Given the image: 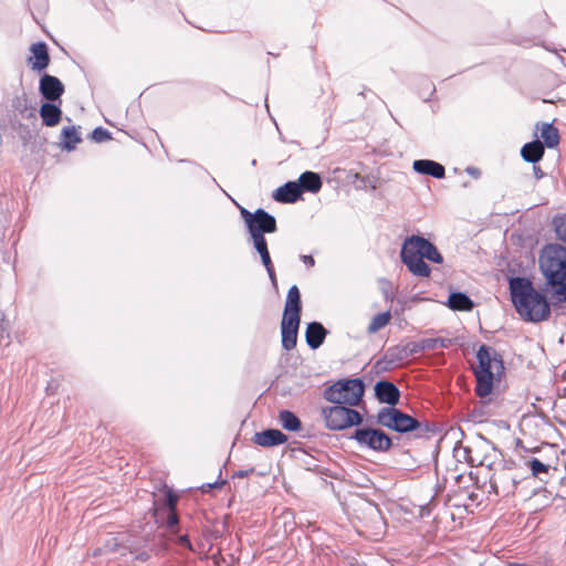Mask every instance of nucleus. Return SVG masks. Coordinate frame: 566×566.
Instances as JSON below:
<instances>
[{
  "instance_id": "obj_1",
  "label": "nucleus",
  "mask_w": 566,
  "mask_h": 566,
  "mask_svg": "<svg viewBox=\"0 0 566 566\" xmlns=\"http://www.w3.org/2000/svg\"><path fill=\"white\" fill-rule=\"evenodd\" d=\"M509 285L512 303L521 318L531 323L548 319L551 304L546 295L538 292L530 279L511 277Z\"/></svg>"
},
{
  "instance_id": "obj_2",
  "label": "nucleus",
  "mask_w": 566,
  "mask_h": 566,
  "mask_svg": "<svg viewBox=\"0 0 566 566\" xmlns=\"http://www.w3.org/2000/svg\"><path fill=\"white\" fill-rule=\"evenodd\" d=\"M538 262L545 277L544 292L553 304L566 302V248L556 243L546 244Z\"/></svg>"
},
{
  "instance_id": "obj_3",
  "label": "nucleus",
  "mask_w": 566,
  "mask_h": 566,
  "mask_svg": "<svg viewBox=\"0 0 566 566\" xmlns=\"http://www.w3.org/2000/svg\"><path fill=\"white\" fill-rule=\"evenodd\" d=\"M400 259L408 271L419 277H429L431 274V269L424 259L438 264L443 262V256L437 247L428 239L417 234L409 235L403 240Z\"/></svg>"
},
{
  "instance_id": "obj_4",
  "label": "nucleus",
  "mask_w": 566,
  "mask_h": 566,
  "mask_svg": "<svg viewBox=\"0 0 566 566\" xmlns=\"http://www.w3.org/2000/svg\"><path fill=\"white\" fill-rule=\"evenodd\" d=\"M376 421L378 424L399 433L413 432L416 438L429 439L438 433L436 424L429 421H419L395 407L381 408L376 416Z\"/></svg>"
},
{
  "instance_id": "obj_5",
  "label": "nucleus",
  "mask_w": 566,
  "mask_h": 566,
  "mask_svg": "<svg viewBox=\"0 0 566 566\" xmlns=\"http://www.w3.org/2000/svg\"><path fill=\"white\" fill-rule=\"evenodd\" d=\"M476 357L479 366L474 371L476 378L475 394L483 398L491 394L494 371L499 373L503 369V361L495 352L491 353V348L486 345L480 346Z\"/></svg>"
},
{
  "instance_id": "obj_6",
  "label": "nucleus",
  "mask_w": 566,
  "mask_h": 566,
  "mask_svg": "<svg viewBox=\"0 0 566 566\" xmlns=\"http://www.w3.org/2000/svg\"><path fill=\"white\" fill-rule=\"evenodd\" d=\"M364 392L365 385L361 379H343L327 387L323 397L332 403L355 407L361 401Z\"/></svg>"
},
{
  "instance_id": "obj_7",
  "label": "nucleus",
  "mask_w": 566,
  "mask_h": 566,
  "mask_svg": "<svg viewBox=\"0 0 566 566\" xmlns=\"http://www.w3.org/2000/svg\"><path fill=\"white\" fill-rule=\"evenodd\" d=\"M322 416L325 427L333 431H340L363 422V417L357 410L337 403L322 408Z\"/></svg>"
},
{
  "instance_id": "obj_8",
  "label": "nucleus",
  "mask_w": 566,
  "mask_h": 566,
  "mask_svg": "<svg viewBox=\"0 0 566 566\" xmlns=\"http://www.w3.org/2000/svg\"><path fill=\"white\" fill-rule=\"evenodd\" d=\"M360 447L376 452H387L392 447L391 438L380 429L359 428L352 436Z\"/></svg>"
},
{
  "instance_id": "obj_9",
  "label": "nucleus",
  "mask_w": 566,
  "mask_h": 566,
  "mask_svg": "<svg viewBox=\"0 0 566 566\" xmlns=\"http://www.w3.org/2000/svg\"><path fill=\"white\" fill-rule=\"evenodd\" d=\"M276 230L275 218L262 208L255 210V217L248 226L252 240L262 239L265 233H274Z\"/></svg>"
},
{
  "instance_id": "obj_10",
  "label": "nucleus",
  "mask_w": 566,
  "mask_h": 566,
  "mask_svg": "<svg viewBox=\"0 0 566 566\" xmlns=\"http://www.w3.org/2000/svg\"><path fill=\"white\" fill-rule=\"evenodd\" d=\"M407 358L403 345H395L387 348L384 356L376 361L375 368L380 371H387L401 365Z\"/></svg>"
},
{
  "instance_id": "obj_11",
  "label": "nucleus",
  "mask_w": 566,
  "mask_h": 566,
  "mask_svg": "<svg viewBox=\"0 0 566 566\" xmlns=\"http://www.w3.org/2000/svg\"><path fill=\"white\" fill-rule=\"evenodd\" d=\"M301 318L282 317L281 322V335H282V347L285 350H292L295 348L297 343V332L300 327Z\"/></svg>"
},
{
  "instance_id": "obj_12",
  "label": "nucleus",
  "mask_w": 566,
  "mask_h": 566,
  "mask_svg": "<svg viewBox=\"0 0 566 566\" xmlns=\"http://www.w3.org/2000/svg\"><path fill=\"white\" fill-rule=\"evenodd\" d=\"M39 90L46 101L54 102L64 93V85L57 77L44 74L40 80Z\"/></svg>"
},
{
  "instance_id": "obj_13",
  "label": "nucleus",
  "mask_w": 566,
  "mask_h": 566,
  "mask_svg": "<svg viewBox=\"0 0 566 566\" xmlns=\"http://www.w3.org/2000/svg\"><path fill=\"white\" fill-rule=\"evenodd\" d=\"M375 394L380 402L387 403L389 407H395L400 398V391L397 386L387 380H381L376 384Z\"/></svg>"
},
{
  "instance_id": "obj_14",
  "label": "nucleus",
  "mask_w": 566,
  "mask_h": 566,
  "mask_svg": "<svg viewBox=\"0 0 566 566\" xmlns=\"http://www.w3.org/2000/svg\"><path fill=\"white\" fill-rule=\"evenodd\" d=\"M287 441V436L277 429H266L253 436V442L260 447H275Z\"/></svg>"
},
{
  "instance_id": "obj_15",
  "label": "nucleus",
  "mask_w": 566,
  "mask_h": 566,
  "mask_svg": "<svg viewBox=\"0 0 566 566\" xmlns=\"http://www.w3.org/2000/svg\"><path fill=\"white\" fill-rule=\"evenodd\" d=\"M302 196V188L296 181H287L283 186L276 189L273 198L277 202L293 203L297 201Z\"/></svg>"
},
{
  "instance_id": "obj_16",
  "label": "nucleus",
  "mask_w": 566,
  "mask_h": 566,
  "mask_svg": "<svg viewBox=\"0 0 566 566\" xmlns=\"http://www.w3.org/2000/svg\"><path fill=\"white\" fill-rule=\"evenodd\" d=\"M301 293L296 285H292L286 295V302L282 317L301 318Z\"/></svg>"
},
{
  "instance_id": "obj_17",
  "label": "nucleus",
  "mask_w": 566,
  "mask_h": 566,
  "mask_svg": "<svg viewBox=\"0 0 566 566\" xmlns=\"http://www.w3.org/2000/svg\"><path fill=\"white\" fill-rule=\"evenodd\" d=\"M328 331L318 322H311L306 326L305 339L312 349H317L325 340Z\"/></svg>"
},
{
  "instance_id": "obj_18",
  "label": "nucleus",
  "mask_w": 566,
  "mask_h": 566,
  "mask_svg": "<svg viewBox=\"0 0 566 566\" xmlns=\"http://www.w3.org/2000/svg\"><path fill=\"white\" fill-rule=\"evenodd\" d=\"M412 168L418 174L428 175L437 179H441L446 175L444 167L441 164L430 159L415 160Z\"/></svg>"
},
{
  "instance_id": "obj_19",
  "label": "nucleus",
  "mask_w": 566,
  "mask_h": 566,
  "mask_svg": "<svg viewBox=\"0 0 566 566\" xmlns=\"http://www.w3.org/2000/svg\"><path fill=\"white\" fill-rule=\"evenodd\" d=\"M495 462L486 464L490 470H493V473L490 476V482H492L493 486H501L502 491L505 493L513 492L516 488V481L505 472V470H497L493 468Z\"/></svg>"
},
{
  "instance_id": "obj_20",
  "label": "nucleus",
  "mask_w": 566,
  "mask_h": 566,
  "mask_svg": "<svg viewBox=\"0 0 566 566\" xmlns=\"http://www.w3.org/2000/svg\"><path fill=\"white\" fill-rule=\"evenodd\" d=\"M30 51L33 54V56L29 59V61L32 62V70L42 71L46 69L50 63L46 44L44 42L33 43Z\"/></svg>"
},
{
  "instance_id": "obj_21",
  "label": "nucleus",
  "mask_w": 566,
  "mask_h": 566,
  "mask_svg": "<svg viewBox=\"0 0 566 566\" xmlns=\"http://www.w3.org/2000/svg\"><path fill=\"white\" fill-rule=\"evenodd\" d=\"M39 113H40L42 123L48 127L56 126L60 123L61 117H62V111H61L60 106H57L51 102H46V103L42 104Z\"/></svg>"
},
{
  "instance_id": "obj_22",
  "label": "nucleus",
  "mask_w": 566,
  "mask_h": 566,
  "mask_svg": "<svg viewBox=\"0 0 566 566\" xmlns=\"http://www.w3.org/2000/svg\"><path fill=\"white\" fill-rule=\"evenodd\" d=\"M545 153L544 145L541 140L535 139L526 143L521 149V156L526 163L536 164L538 163Z\"/></svg>"
},
{
  "instance_id": "obj_23",
  "label": "nucleus",
  "mask_w": 566,
  "mask_h": 566,
  "mask_svg": "<svg viewBox=\"0 0 566 566\" xmlns=\"http://www.w3.org/2000/svg\"><path fill=\"white\" fill-rule=\"evenodd\" d=\"M297 184L301 186L302 192L308 191L312 193L318 192L323 185L321 176L313 171L303 172L300 176Z\"/></svg>"
},
{
  "instance_id": "obj_24",
  "label": "nucleus",
  "mask_w": 566,
  "mask_h": 566,
  "mask_svg": "<svg viewBox=\"0 0 566 566\" xmlns=\"http://www.w3.org/2000/svg\"><path fill=\"white\" fill-rule=\"evenodd\" d=\"M82 142L80 133L75 126L63 127L61 132V147L64 150L72 151L76 145Z\"/></svg>"
},
{
  "instance_id": "obj_25",
  "label": "nucleus",
  "mask_w": 566,
  "mask_h": 566,
  "mask_svg": "<svg viewBox=\"0 0 566 566\" xmlns=\"http://www.w3.org/2000/svg\"><path fill=\"white\" fill-rule=\"evenodd\" d=\"M448 306L453 311L469 312L473 308V301L462 292H453L449 295Z\"/></svg>"
},
{
  "instance_id": "obj_26",
  "label": "nucleus",
  "mask_w": 566,
  "mask_h": 566,
  "mask_svg": "<svg viewBox=\"0 0 566 566\" xmlns=\"http://www.w3.org/2000/svg\"><path fill=\"white\" fill-rule=\"evenodd\" d=\"M541 138L543 139L542 144L544 147L554 148L559 144V133L558 129L549 123H542L541 125Z\"/></svg>"
},
{
  "instance_id": "obj_27",
  "label": "nucleus",
  "mask_w": 566,
  "mask_h": 566,
  "mask_svg": "<svg viewBox=\"0 0 566 566\" xmlns=\"http://www.w3.org/2000/svg\"><path fill=\"white\" fill-rule=\"evenodd\" d=\"M279 420L282 427L287 431H298L302 428L301 420L289 410H282L279 413Z\"/></svg>"
},
{
  "instance_id": "obj_28",
  "label": "nucleus",
  "mask_w": 566,
  "mask_h": 566,
  "mask_svg": "<svg viewBox=\"0 0 566 566\" xmlns=\"http://www.w3.org/2000/svg\"><path fill=\"white\" fill-rule=\"evenodd\" d=\"M391 319V313L390 311H386V312H381V313H378L376 314L368 327H367V333L368 334H375L377 333L378 331H380L381 328H384L385 326H387L389 324Z\"/></svg>"
},
{
  "instance_id": "obj_29",
  "label": "nucleus",
  "mask_w": 566,
  "mask_h": 566,
  "mask_svg": "<svg viewBox=\"0 0 566 566\" xmlns=\"http://www.w3.org/2000/svg\"><path fill=\"white\" fill-rule=\"evenodd\" d=\"M253 245H254V249L259 252L263 265L264 266L271 265L272 260H271V255H270V252L268 249V243H266L265 238L253 239Z\"/></svg>"
},
{
  "instance_id": "obj_30",
  "label": "nucleus",
  "mask_w": 566,
  "mask_h": 566,
  "mask_svg": "<svg viewBox=\"0 0 566 566\" xmlns=\"http://www.w3.org/2000/svg\"><path fill=\"white\" fill-rule=\"evenodd\" d=\"M553 226L557 239L566 243V214L555 217Z\"/></svg>"
},
{
  "instance_id": "obj_31",
  "label": "nucleus",
  "mask_w": 566,
  "mask_h": 566,
  "mask_svg": "<svg viewBox=\"0 0 566 566\" xmlns=\"http://www.w3.org/2000/svg\"><path fill=\"white\" fill-rule=\"evenodd\" d=\"M528 467L532 471L533 476H538L541 473H546L548 471V467L542 463L538 459L533 458L528 462Z\"/></svg>"
},
{
  "instance_id": "obj_32",
  "label": "nucleus",
  "mask_w": 566,
  "mask_h": 566,
  "mask_svg": "<svg viewBox=\"0 0 566 566\" xmlns=\"http://www.w3.org/2000/svg\"><path fill=\"white\" fill-rule=\"evenodd\" d=\"M111 133L103 128V127H96L93 132H92V139L96 143H103V142H106L108 139H111Z\"/></svg>"
},
{
  "instance_id": "obj_33",
  "label": "nucleus",
  "mask_w": 566,
  "mask_h": 566,
  "mask_svg": "<svg viewBox=\"0 0 566 566\" xmlns=\"http://www.w3.org/2000/svg\"><path fill=\"white\" fill-rule=\"evenodd\" d=\"M403 348L406 349L408 358L410 356H413V355L422 352L420 340L419 342H409L403 345Z\"/></svg>"
},
{
  "instance_id": "obj_34",
  "label": "nucleus",
  "mask_w": 566,
  "mask_h": 566,
  "mask_svg": "<svg viewBox=\"0 0 566 566\" xmlns=\"http://www.w3.org/2000/svg\"><path fill=\"white\" fill-rule=\"evenodd\" d=\"M438 342L437 338H423L420 340V345L422 348V352L424 350H432L438 348Z\"/></svg>"
},
{
  "instance_id": "obj_35",
  "label": "nucleus",
  "mask_w": 566,
  "mask_h": 566,
  "mask_svg": "<svg viewBox=\"0 0 566 566\" xmlns=\"http://www.w3.org/2000/svg\"><path fill=\"white\" fill-rule=\"evenodd\" d=\"M178 516L176 514L175 511H170L168 516H167V528L172 532V533H176L175 528L177 527L178 525Z\"/></svg>"
},
{
  "instance_id": "obj_36",
  "label": "nucleus",
  "mask_w": 566,
  "mask_h": 566,
  "mask_svg": "<svg viewBox=\"0 0 566 566\" xmlns=\"http://www.w3.org/2000/svg\"><path fill=\"white\" fill-rule=\"evenodd\" d=\"M119 548V543L116 537L111 536L105 541L104 549L106 552H116Z\"/></svg>"
},
{
  "instance_id": "obj_37",
  "label": "nucleus",
  "mask_w": 566,
  "mask_h": 566,
  "mask_svg": "<svg viewBox=\"0 0 566 566\" xmlns=\"http://www.w3.org/2000/svg\"><path fill=\"white\" fill-rule=\"evenodd\" d=\"M494 465H496L494 469L505 470V472H510L515 468V462L501 460L499 463H495Z\"/></svg>"
},
{
  "instance_id": "obj_38",
  "label": "nucleus",
  "mask_w": 566,
  "mask_h": 566,
  "mask_svg": "<svg viewBox=\"0 0 566 566\" xmlns=\"http://www.w3.org/2000/svg\"><path fill=\"white\" fill-rule=\"evenodd\" d=\"M264 268H265V270H266V272L269 274V277L271 280L272 285L274 287H276L277 286V281H276V274H275V270H274L273 263L271 265H266Z\"/></svg>"
},
{
  "instance_id": "obj_39",
  "label": "nucleus",
  "mask_w": 566,
  "mask_h": 566,
  "mask_svg": "<svg viewBox=\"0 0 566 566\" xmlns=\"http://www.w3.org/2000/svg\"><path fill=\"white\" fill-rule=\"evenodd\" d=\"M240 213H241L247 227L249 226V222H251L252 219L255 217V211L252 213L249 210H247L245 208H240Z\"/></svg>"
},
{
  "instance_id": "obj_40",
  "label": "nucleus",
  "mask_w": 566,
  "mask_h": 566,
  "mask_svg": "<svg viewBox=\"0 0 566 566\" xmlns=\"http://www.w3.org/2000/svg\"><path fill=\"white\" fill-rule=\"evenodd\" d=\"M178 496L174 495L171 492H169L166 496V503L170 511H175V506L177 503Z\"/></svg>"
},
{
  "instance_id": "obj_41",
  "label": "nucleus",
  "mask_w": 566,
  "mask_h": 566,
  "mask_svg": "<svg viewBox=\"0 0 566 566\" xmlns=\"http://www.w3.org/2000/svg\"><path fill=\"white\" fill-rule=\"evenodd\" d=\"M178 544L187 547L189 551H192V552L195 551L193 547H192V544L190 543V539H189L188 535H186V534L179 536Z\"/></svg>"
},
{
  "instance_id": "obj_42",
  "label": "nucleus",
  "mask_w": 566,
  "mask_h": 566,
  "mask_svg": "<svg viewBox=\"0 0 566 566\" xmlns=\"http://www.w3.org/2000/svg\"><path fill=\"white\" fill-rule=\"evenodd\" d=\"M224 484H226V481H223V480L222 481H216L214 483H208V484L202 485L201 490L203 492H207V491H209V490H211L213 488H221Z\"/></svg>"
},
{
  "instance_id": "obj_43",
  "label": "nucleus",
  "mask_w": 566,
  "mask_h": 566,
  "mask_svg": "<svg viewBox=\"0 0 566 566\" xmlns=\"http://www.w3.org/2000/svg\"><path fill=\"white\" fill-rule=\"evenodd\" d=\"M254 471L253 468L249 469V470H240V471H237L234 474H233V478H239V479H242V478H245L248 476L250 473H252Z\"/></svg>"
},
{
  "instance_id": "obj_44",
  "label": "nucleus",
  "mask_w": 566,
  "mask_h": 566,
  "mask_svg": "<svg viewBox=\"0 0 566 566\" xmlns=\"http://www.w3.org/2000/svg\"><path fill=\"white\" fill-rule=\"evenodd\" d=\"M301 260L307 266H314V264H315V261L312 255H301Z\"/></svg>"
},
{
  "instance_id": "obj_45",
  "label": "nucleus",
  "mask_w": 566,
  "mask_h": 566,
  "mask_svg": "<svg viewBox=\"0 0 566 566\" xmlns=\"http://www.w3.org/2000/svg\"><path fill=\"white\" fill-rule=\"evenodd\" d=\"M533 171H534V176L536 179H542L544 177V172L543 170L541 169L539 166H536L535 164H533Z\"/></svg>"
},
{
  "instance_id": "obj_46",
  "label": "nucleus",
  "mask_w": 566,
  "mask_h": 566,
  "mask_svg": "<svg viewBox=\"0 0 566 566\" xmlns=\"http://www.w3.org/2000/svg\"><path fill=\"white\" fill-rule=\"evenodd\" d=\"M136 558H137L138 560H143V562H145V560H147V559L149 558V553H148V552H145V551H144V552H140V553L136 556Z\"/></svg>"
},
{
  "instance_id": "obj_47",
  "label": "nucleus",
  "mask_w": 566,
  "mask_h": 566,
  "mask_svg": "<svg viewBox=\"0 0 566 566\" xmlns=\"http://www.w3.org/2000/svg\"><path fill=\"white\" fill-rule=\"evenodd\" d=\"M467 172L473 177H479L480 172L476 168H473V167H469L467 169Z\"/></svg>"
},
{
  "instance_id": "obj_48",
  "label": "nucleus",
  "mask_w": 566,
  "mask_h": 566,
  "mask_svg": "<svg viewBox=\"0 0 566 566\" xmlns=\"http://www.w3.org/2000/svg\"><path fill=\"white\" fill-rule=\"evenodd\" d=\"M438 342V348H446L448 346V342L447 339H443V338H437Z\"/></svg>"
},
{
  "instance_id": "obj_49",
  "label": "nucleus",
  "mask_w": 566,
  "mask_h": 566,
  "mask_svg": "<svg viewBox=\"0 0 566 566\" xmlns=\"http://www.w3.org/2000/svg\"><path fill=\"white\" fill-rule=\"evenodd\" d=\"M490 489H491L490 492H494L495 494H499L500 491L502 490L501 486H495V485L493 486L492 482H490Z\"/></svg>"
},
{
  "instance_id": "obj_50",
  "label": "nucleus",
  "mask_w": 566,
  "mask_h": 566,
  "mask_svg": "<svg viewBox=\"0 0 566 566\" xmlns=\"http://www.w3.org/2000/svg\"><path fill=\"white\" fill-rule=\"evenodd\" d=\"M101 553H102V548H97V549L94 552V554H93V555H94V556H97V555H99Z\"/></svg>"
}]
</instances>
